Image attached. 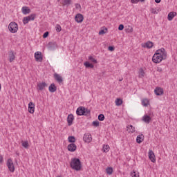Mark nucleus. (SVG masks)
<instances>
[{
    "mask_svg": "<svg viewBox=\"0 0 177 177\" xmlns=\"http://www.w3.org/2000/svg\"><path fill=\"white\" fill-rule=\"evenodd\" d=\"M139 1H140V2H145V0H138V2H139Z\"/></svg>",
    "mask_w": 177,
    "mask_h": 177,
    "instance_id": "864d4df0",
    "label": "nucleus"
},
{
    "mask_svg": "<svg viewBox=\"0 0 177 177\" xmlns=\"http://www.w3.org/2000/svg\"><path fill=\"white\" fill-rule=\"evenodd\" d=\"M127 128L129 130L130 133H133V132H135V127L131 124L127 126Z\"/></svg>",
    "mask_w": 177,
    "mask_h": 177,
    "instance_id": "cd10ccee",
    "label": "nucleus"
},
{
    "mask_svg": "<svg viewBox=\"0 0 177 177\" xmlns=\"http://www.w3.org/2000/svg\"><path fill=\"white\" fill-rule=\"evenodd\" d=\"M108 50H110L111 52L114 51V46H109Z\"/></svg>",
    "mask_w": 177,
    "mask_h": 177,
    "instance_id": "49530a36",
    "label": "nucleus"
},
{
    "mask_svg": "<svg viewBox=\"0 0 177 177\" xmlns=\"http://www.w3.org/2000/svg\"><path fill=\"white\" fill-rule=\"evenodd\" d=\"M75 8H76V9H80V8H81V5H80L78 3H76L75 4Z\"/></svg>",
    "mask_w": 177,
    "mask_h": 177,
    "instance_id": "3c124183",
    "label": "nucleus"
},
{
    "mask_svg": "<svg viewBox=\"0 0 177 177\" xmlns=\"http://www.w3.org/2000/svg\"><path fill=\"white\" fill-rule=\"evenodd\" d=\"M118 30L119 31H122L124 30V26L122 24L119 25Z\"/></svg>",
    "mask_w": 177,
    "mask_h": 177,
    "instance_id": "c03bdc74",
    "label": "nucleus"
},
{
    "mask_svg": "<svg viewBox=\"0 0 177 177\" xmlns=\"http://www.w3.org/2000/svg\"><path fill=\"white\" fill-rule=\"evenodd\" d=\"M157 71H158V73H162V68L161 67H158L157 68Z\"/></svg>",
    "mask_w": 177,
    "mask_h": 177,
    "instance_id": "09e8293b",
    "label": "nucleus"
},
{
    "mask_svg": "<svg viewBox=\"0 0 177 177\" xmlns=\"http://www.w3.org/2000/svg\"><path fill=\"white\" fill-rule=\"evenodd\" d=\"M6 165L10 172H15V165H13L12 159H8Z\"/></svg>",
    "mask_w": 177,
    "mask_h": 177,
    "instance_id": "0eeeda50",
    "label": "nucleus"
},
{
    "mask_svg": "<svg viewBox=\"0 0 177 177\" xmlns=\"http://www.w3.org/2000/svg\"><path fill=\"white\" fill-rule=\"evenodd\" d=\"M145 136H143V134H140L137 136L136 138V142L137 143H138L139 145H140V143H142V142H143V140H145Z\"/></svg>",
    "mask_w": 177,
    "mask_h": 177,
    "instance_id": "4be33fe9",
    "label": "nucleus"
},
{
    "mask_svg": "<svg viewBox=\"0 0 177 177\" xmlns=\"http://www.w3.org/2000/svg\"><path fill=\"white\" fill-rule=\"evenodd\" d=\"M106 172L108 175H111L113 174V167H107L106 169Z\"/></svg>",
    "mask_w": 177,
    "mask_h": 177,
    "instance_id": "72a5a7b5",
    "label": "nucleus"
},
{
    "mask_svg": "<svg viewBox=\"0 0 177 177\" xmlns=\"http://www.w3.org/2000/svg\"><path fill=\"white\" fill-rule=\"evenodd\" d=\"M138 77L139 78H143L145 77V71H143V68H140Z\"/></svg>",
    "mask_w": 177,
    "mask_h": 177,
    "instance_id": "7c9ffc66",
    "label": "nucleus"
},
{
    "mask_svg": "<svg viewBox=\"0 0 177 177\" xmlns=\"http://www.w3.org/2000/svg\"><path fill=\"white\" fill-rule=\"evenodd\" d=\"M0 91H1V84H0Z\"/></svg>",
    "mask_w": 177,
    "mask_h": 177,
    "instance_id": "13d9d810",
    "label": "nucleus"
},
{
    "mask_svg": "<svg viewBox=\"0 0 177 177\" xmlns=\"http://www.w3.org/2000/svg\"><path fill=\"white\" fill-rule=\"evenodd\" d=\"M165 59L167 58H164V57H161V55L154 54L152 57V62L156 64L161 63V62H162V60H165Z\"/></svg>",
    "mask_w": 177,
    "mask_h": 177,
    "instance_id": "20e7f679",
    "label": "nucleus"
},
{
    "mask_svg": "<svg viewBox=\"0 0 177 177\" xmlns=\"http://www.w3.org/2000/svg\"><path fill=\"white\" fill-rule=\"evenodd\" d=\"M155 55H158V56H161L165 59H167V51H165V48H161L156 51Z\"/></svg>",
    "mask_w": 177,
    "mask_h": 177,
    "instance_id": "39448f33",
    "label": "nucleus"
},
{
    "mask_svg": "<svg viewBox=\"0 0 177 177\" xmlns=\"http://www.w3.org/2000/svg\"><path fill=\"white\" fill-rule=\"evenodd\" d=\"M48 36H49V32L46 31L44 33L43 38H48Z\"/></svg>",
    "mask_w": 177,
    "mask_h": 177,
    "instance_id": "37998d69",
    "label": "nucleus"
},
{
    "mask_svg": "<svg viewBox=\"0 0 177 177\" xmlns=\"http://www.w3.org/2000/svg\"><path fill=\"white\" fill-rule=\"evenodd\" d=\"M22 146L25 149H28V146H29L28 141H22Z\"/></svg>",
    "mask_w": 177,
    "mask_h": 177,
    "instance_id": "c9c22d12",
    "label": "nucleus"
},
{
    "mask_svg": "<svg viewBox=\"0 0 177 177\" xmlns=\"http://www.w3.org/2000/svg\"><path fill=\"white\" fill-rule=\"evenodd\" d=\"M35 111V104L32 102H29L28 104V111Z\"/></svg>",
    "mask_w": 177,
    "mask_h": 177,
    "instance_id": "393cba45",
    "label": "nucleus"
},
{
    "mask_svg": "<svg viewBox=\"0 0 177 177\" xmlns=\"http://www.w3.org/2000/svg\"><path fill=\"white\" fill-rule=\"evenodd\" d=\"M3 157L0 155V164H3Z\"/></svg>",
    "mask_w": 177,
    "mask_h": 177,
    "instance_id": "de8ad7c7",
    "label": "nucleus"
},
{
    "mask_svg": "<svg viewBox=\"0 0 177 177\" xmlns=\"http://www.w3.org/2000/svg\"><path fill=\"white\" fill-rule=\"evenodd\" d=\"M69 143H75V137L71 136L68 138Z\"/></svg>",
    "mask_w": 177,
    "mask_h": 177,
    "instance_id": "2f4dec72",
    "label": "nucleus"
},
{
    "mask_svg": "<svg viewBox=\"0 0 177 177\" xmlns=\"http://www.w3.org/2000/svg\"><path fill=\"white\" fill-rule=\"evenodd\" d=\"M73 121H74V115L69 114L67 117V122H68V127H71V125H73Z\"/></svg>",
    "mask_w": 177,
    "mask_h": 177,
    "instance_id": "ddd939ff",
    "label": "nucleus"
},
{
    "mask_svg": "<svg viewBox=\"0 0 177 177\" xmlns=\"http://www.w3.org/2000/svg\"><path fill=\"white\" fill-rule=\"evenodd\" d=\"M54 78L59 84H62V82H63V77L57 73L54 74Z\"/></svg>",
    "mask_w": 177,
    "mask_h": 177,
    "instance_id": "6ab92c4d",
    "label": "nucleus"
},
{
    "mask_svg": "<svg viewBox=\"0 0 177 177\" xmlns=\"http://www.w3.org/2000/svg\"><path fill=\"white\" fill-rule=\"evenodd\" d=\"M104 118H105L104 115L102 113L98 115L99 121H104Z\"/></svg>",
    "mask_w": 177,
    "mask_h": 177,
    "instance_id": "4c0bfd02",
    "label": "nucleus"
},
{
    "mask_svg": "<svg viewBox=\"0 0 177 177\" xmlns=\"http://www.w3.org/2000/svg\"><path fill=\"white\" fill-rule=\"evenodd\" d=\"M151 13H153V15H157V11L154 8L151 9Z\"/></svg>",
    "mask_w": 177,
    "mask_h": 177,
    "instance_id": "a18cd8bd",
    "label": "nucleus"
},
{
    "mask_svg": "<svg viewBox=\"0 0 177 177\" xmlns=\"http://www.w3.org/2000/svg\"><path fill=\"white\" fill-rule=\"evenodd\" d=\"M139 2V0H131V3H138Z\"/></svg>",
    "mask_w": 177,
    "mask_h": 177,
    "instance_id": "8fccbe9b",
    "label": "nucleus"
},
{
    "mask_svg": "<svg viewBox=\"0 0 177 177\" xmlns=\"http://www.w3.org/2000/svg\"><path fill=\"white\" fill-rule=\"evenodd\" d=\"M55 28H56V31L57 32H60V31H62V26H60V25H59V24L56 25Z\"/></svg>",
    "mask_w": 177,
    "mask_h": 177,
    "instance_id": "a19ab883",
    "label": "nucleus"
},
{
    "mask_svg": "<svg viewBox=\"0 0 177 177\" xmlns=\"http://www.w3.org/2000/svg\"><path fill=\"white\" fill-rule=\"evenodd\" d=\"M119 81H120V82L122 81V79H120Z\"/></svg>",
    "mask_w": 177,
    "mask_h": 177,
    "instance_id": "6e6d98bb",
    "label": "nucleus"
},
{
    "mask_svg": "<svg viewBox=\"0 0 177 177\" xmlns=\"http://www.w3.org/2000/svg\"><path fill=\"white\" fill-rule=\"evenodd\" d=\"M56 48H57V44L56 42L53 41L48 43V49H50V50H55Z\"/></svg>",
    "mask_w": 177,
    "mask_h": 177,
    "instance_id": "dca6fc26",
    "label": "nucleus"
},
{
    "mask_svg": "<svg viewBox=\"0 0 177 177\" xmlns=\"http://www.w3.org/2000/svg\"><path fill=\"white\" fill-rule=\"evenodd\" d=\"M76 23H82L84 21V15L82 14H77L75 17Z\"/></svg>",
    "mask_w": 177,
    "mask_h": 177,
    "instance_id": "1a4fd4ad",
    "label": "nucleus"
},
{
    "mask_svg": "<svg viewBox=\"0 0 177 177\" xmlns=\"http://www.w3.org/2000/svg\"><path fill=\"white\" fill-rule=\"evenodd\" d=\"M115 104L116 106H121L122 104V100L117 98L115 100Z\"/></svg>",
    "mask_w": 177,
    "mask_h": 177,
    "instance_id": "f704fd0d",
    "label": "nucleus"
},
{
    "mask_svg": "<svg viewBox=\"0 0 177 177\" xmlns=\"http://www.w3.org/2000/svg\"><path fill=\"white\" fill-rule=\"evenodd\" d=\"M132 30H133V29L131 28V32H132Z\"/></svg>",
    "mask_w": 177,
    "mask_h": 177,
    "instance_id": "4d7b16f0",
    "label": "nucleus"
},
{
    "mask_svg": "<svg viewBox=\"0 0 177 177\" xmlns=\"http://www.w3.org/2000/svg\"><path fill=\"white\" fill-rule=\"evenodd\" d=\"M93 127H99L100 125V123L99 122V120H95L92 122Z\"/></svg>",
    "mask_w": 177,
    "mask_h": 177,
    "instance_id": "e433bc0d",
    "label": "nucleus"
},
{
    "mask_svg": "<svg viewBox=\"0 0 177 177\" xmlns=\"http://www.w3.org/2000/svg\"><path fill=\"white\" fill-rule=\"evenodd\" d=\"M64 5H71V0H64Z\"/></svg>",
    "mask_w": 177,
    "mask_h": 177,
    "instance_id": "79ce46f5",
    "label": "nucleus"
},
{
    "mask_svg": "<svg viewBox=\"0 0 177 177\" xmlns=\"http://www.w3.org/2000/svg\"><path fill=\"white\" fill-rule=\"evenodd\" d=\"M48 90L50 92H51V93H53L54 92H56V91H57V88L56 87L55 84H51L48 87Z\"/></svg>",
    "mask_w": 177,
    "mask_h": 177,
    "instance_id": "5701e85b",
    "label": "nucleus"
},
{
    "mask_svg": "<svg viewBox=\"0 0 177 177\" xmlns=\"http://www.w3.org/2000/svg\"><path fill=\"white\" fill-rule=\"evenodd\" d=\"M153 42L149 41L147 42H146L145 44L142 45V48H147V49H151V48H153Z\"/></svg>",
    "mask_w": 177,
    "mask_h": 177,
    "instance_id": "f3484780",
    "label": "nucleus"
},
{
    "mask_svg": "<svg viewBox=\"0 0 177 177\" xmlns=\"http://www.w3.org/2000/svg\"><path fill=\"white\" fill-rule=\"evenodd\" d=\"M84 64L86 68H93V64L89 63L88 62H84Z\"/></svg>",
    "mask_w": 177,
    "mask_h": 177,
    "instance_id": "c756f323",
    "label": "nucleus"
},
{
    "mask_svg": "<svg viewBox=\"0 0 177 177\" xmlns=\"http://www.w3.org/2000/svg\"><path fill=\"white\" fill-rule=\"evenodd\" d=\"M83 140L86 143H91V142H92V136L91 134H84Z\"/></svg>",
    "mask_w": 177,
    "mask_h": 177,
    "instance_id": "f8f14e48",
    "label": "nucleus"
},
{
    "mask_svg": "<svg viewBox=\"0 0 177 177\" xmlns=\"http://www.w3.org/2000/svg\"><path fill=\"white\" fill-rule=\"evenodd\" d=\"M131 177H139V172L133 171L130 173Z\"/></svg>",
    "mask_w": 177,
    "mask_h": 177,
    "instance_id": "473e14b6",
    "label": "nucleus"
},
{
    "mask_svg": "<svg viewBox=\"0 0 177 177\" xmlns=\"http://www.w3.org/2000/svg\"><path fill=\"white\" fill-rule=\"evenodd\" d=\"M107 32V28H105V30H101L99 32V35H103V34H106Z\"/></svg>",
    "mask_w": 177,
    "mask_h": 177,
    "instance_id": "58836bf2",
    "label": "nucleus"
},
{
    "mask_svg": "<svg viewBox=\"0 0 177 177\" xmlns=\"http://www.w3.org/2000/svg\"><path fill=\"white\" fill-rule=\"evenodd\" d=\"M153 115H154L153 114V112H150L148 115L145 114L142 117V121H144L145 124H150V122L151 121V118H153Z\"/></svg>",
    "mask_w": 177,
    "mask_h": 177,
    "instance_id": "7ed1b4c3",
    "label": "nucleus"
},
{
    "mask_svg": "<svg viewBox=\"0 0 177 177\" xmlns=\"http://www.w3.org/2000/svg\"><path fill=\"white\" fill-rule=\"evenodd\" d=\"M21 10L24 15H28L31 12V10L27 6L22 7Z\"/></svg>",
    "mask_w": 177,
    "mask_h": 177,
    "instance_id": "b1692460",
    "label": "nucleus"
},
{
    "mask_svg": "<svg viewBox=\"0 0 177 177\" xmlns=\"http://www.w3.org/2000/svg\"><path fill=\"white\" fill-rule=\"evenodd\" d=\"M17 154L19 156V153H17Z\"/></svg>",
    "mask_w": 177,
    "mask_h": 177,
    "instance_id": "bf43d9fd",
    "label": "nucleus"
},
{
    "mask_svg": "<svg viewBox=\"0 0 177 177\" xmlns=\"http://www.w3.org/2000/svg\"><path fill=\"white\" fill-rule=\"evenodd\" d=\"M175 16H176V12H170L167 16V19H168L169 21H172V20H174V17H175Z\"/></svg>",
    "mask_w": 177,
    "mask_h": 177,
    "instance_id": "412c9836",
    "label": "nucleus"
},
{
    "mask_svg": "<svg viewBox=\"0 0 177 177\" xmlns=\"http://www.w3.org/2000/svg\"><path fill=\"white\" fill-rule=\"evenodd\" d=\"M76 111H91V110L85 108L84 106H79Z\"/></svg>",
    "mask_w": 177,
    "mask_h": 177,
    "instance_id": "bb28decb",
    "label": "nucleus"
},
{
    "mask_svg": "<svg viewBox=\"0 0 177 177\" xmlns=\"http://www.w3.org/2000/svg\"><path fill=\"white\" fill-rule=\"evenodd\" d=\"M110 150V146L104 145L102 147V151L107 153Z\"/></svg>",
    "mask_w": 177,
    "mask_h": 177,
    "instance_id": "c85d7f7f",
    "label": "nucleus"
},
{
    "mask_svg": "<svg viewBox=\"0 0 177 177\" xmlns=\"http://www.w3.org/2000/svg\"><path fill=\"white\" fill-rule=\"evenodd\" d=\"M154 93L157 96H161L164 93V89L161 87H156L154 90Z\"/></svg>",
    "mask_w": 177,
    "mask_h": 177,
    "instance_id": "4468645a",
    "label": "nucleus"
},
{
    "mask_svg": "<svg viewBox=\"0 0 177 177\" xmlns=\"http://www.w3.org/2000/svg\"><path fill=\"white\" fill-rule=\"evenodd\" d=\"M88 60H90V62H92L93 63H97V61L92 56L88 57Z\"/></svg>",
    "mask_w": 177,
    "mask_h": 177,
    "instance_id": "ea45409f",
    "label": "nucleus"
},
{
    "mask_svg": "<svg viewBox=\"0 0 177 177\" xmlns=\"http://www.w3.org/2000/svg\"><path fill=\"white\" fill-rule=\"evenodd\" d=\"M35 59L36 62H42L43 57H42V53L37 51L35 53Z\"/></svg>",
    "mask_w": 177,
    "mask_h": 177,
    "instance_id": "6e6552de",
    "label": "nucleus"
},
{
    "mask_svg": "<svg viewBox=\"0 0 177 177\" xmlns=\"http://www.w3.org/2000/svg\"><path fill=\"white\" fill-rule=\"evenodd\" d=\"M70 167L72 169H75V171H81V169L82 168L81 160L77 158H72L70 162Z\"/></svg>",
    "mask_w": 177,
    "mask_h": 177,
    "instance_id": "f257e3e1",
    "label": "nucleus"
},
{
    "mask_svg": "<svg viewBox=\"0 0 177 177\" xmlns=\"http://www.w3.org/2000/svg\"><path fill=\"white\" fill-rule=\"evenodd\" d=\"M68 151L74 152L77 150V145L74 143H71L68 145Z\"/></svg>",
    "mask_w": 177,
    "mask_h": 177,
    "instance_id": "2eb2a0df",
    "label": "nucleus"
},
{
    "mask_svg": "<svg viewBox=\"0 0 177 177\" xmlns=\"http://www.w3.org/2000/svg\"><path fill=\"white\" fill-rule=\"evenodd\" d=\"M29 113H30V114H34V111H29Z\"/></svg>",
    "mask_w": 177,
    "mask_h": 177,
    "instance_id": "5fc2aeb1",
    "label": "nucleus"
},
{
    "mask_svg": "<svg viewBox=\"0 0 177 177\" xmlns=\"http://www.w3.org/2000/svg\"><path fill=\"white\" fill-rule=\"evenodd\" d=\"M148 156L151 162H156V155H154V152L152 150L149 151Z\"/></svg>",
    "mask_w": 177,
    "mask_h": 177,
    "instance_id": "9b49d317",
    "label": "nucleus"
},
{
    "mask_svg": "<svg viewBox=\"0 0 177 177\" xmlns=\"http://www.w3.org/2000/svg\"><path fill=\"white\" fill-rule=\"evenodd\" d=\"M35 14H32L28 17H24L23 23H24V24H28V21L35 20Z\"/></svg>",
    "mask_w": 177,
    "mask_h": 177,
    "instance_id": "423d86ee",
    "label": "nucleus"
},
{
    "mask_svg": "<svg viewBox=\"0 0 177 177\" xmlns=\"http://www.w3.org/2000/svg\"><path fill=\"white\" fill-rule=\"evenodd\" d=\"M77 115H85L86 117H89L91 115V111H76Z\"/></svg>",
    "mask_w": 177,
    "mask_h": 177,
    "instance_id": "aec40b11",
    "label": "nucleus"
},
{
    "mask_svg": "<svg viewBox=\"0 0 177 177\" xmlns=\"http://www.w3.org/2000/svg\"><path fill=\"white\" fill-rule=\"evenodd\" d=\"M156 3H160L161 2V0H155Z\"/></svg>",
    "mask_w": 177,
    "mask_h": 177,
    "instance_id": "603ef678",
    "label": "nucleus"
},
{
    "mask_svg": "<svg viewBox=\"0 0 177 177\" xmlns=\"http://www.w3.org/2000/svg\"><path fill=\"white\" fill-rule=\"evenodd\" d=\"M48 86V84L45 82L37 84V91H44L45 88Z\"/></svg>",
    "mask_w": 177,
    "mask_h": 177,
    "instance_id": "9d476101",
    "label": "nucleus"
},
{
    "mask_svg": "<svg viewBox=\"0 0 177 177\" xmlns=\"http://www.w3.org/2000/svg\"><path fill=\"white\" fill-rule=\"evenodd\" d=\"M8 30L12 34H15V32H17V30H19V26L16 22H11L8 26Z\"/></svg>",
    "mask_w": 177,
    "mask_h": 177,
    "instance_id": "f03ea898",
    "label": "nucleus"
},
{
    "mask_svg": "<svg viewBox=\"0 0 177 177\" xmlns=\"http://www.w3.org/2000/svg\"><path fill=\"white\" fill-rule=\"evenodd\" d=\"M8 57H9V62L10 63H12L16 59V56L15 55V53L13 51H10L8 54Z\"/></svg>",
    "mask_w": 177,
    "mask_h": 177,
    "instance_id": "a211bd4d",
    "label": "nucleus"
},
{
    "mask_svg": "<svg viewBox=\"0 0 177 177\" xmlns=\"http://www.w3.org/2000/svg\"><path fill=\"white\" fill-rule=\"evenodd\" d=\"M142 104L144 107H147L150 104V101L147 98H145L142 100Z\"/></svg>",
    "mask_w": 177,
    "mask_h": 177,
    "instance_id": "a878e982",
    "label": "nucleus"
}]
</instances>
